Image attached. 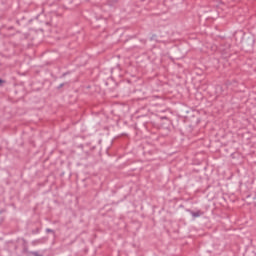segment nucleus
I'll use <instances>...</instances> for the list:
<instances>
[{
	"label": "nucleus",
	"mask_w": 256,
	"mask_h": 256,
	"mask_svg": "<svg viewBox=\"0 0 256 256\" xmlns=\"http://www.w3.org/2000/svg\"><path fill=\"white\" fill-rule=\"evenodd\" d=\"M194 217H199V214H193Z\"/></svg>",
	"instance_id": "1"
},
{
	"label": "nucleus",
	"mask_w": 256,
	"mask_h": 256,
	"mask_svg": "<svg viewBox=\"0 0 256 256\" xmlns=\"http://www.w3.org/2000/svg\"><path fill=\"white\" fill-rule=\"evenodd\" d=\"M0 83H3V80H0Z\"/></svg>",
	"instance_id": "2"
}]
</instances>
